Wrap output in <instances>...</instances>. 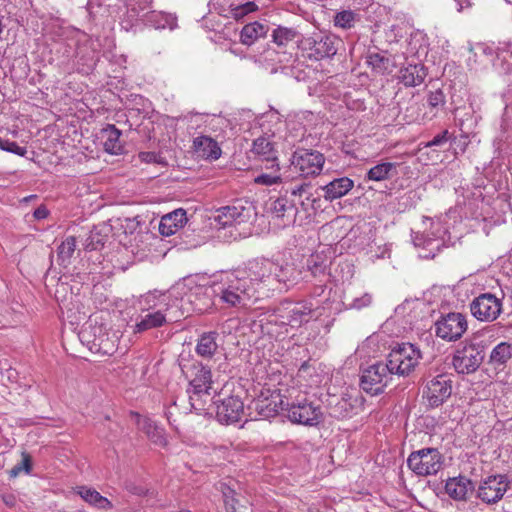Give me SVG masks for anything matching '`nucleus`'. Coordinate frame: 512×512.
I'll return each instance as SVG.
<instances>
[{
    "label": "nucleus",
    "instance_id": "nucleus-1",
    "mask_svg": "<svg viewBox=\"0 0 512 512\" xmlns=\"http://www.w3.org/2000/svg\"><path fill=\"white\" fill-rule=\"evenodd\" d=\"M196 276H189L178 282L168 293H148L139 301L140 315L135 325L136 332H144L161 327L167 323L177 322L185 314L183 308L184 297L187 302L193 303V298L200 300V296L208 294L209 288L198 284Z\"/></svg>",
    "mask_w": 512,
    "mask_h": 512
},
{
    "label": "nucleus",
    "instance_id": "nucleus-2",
    "mask_svg": "<svg viewBox=\"0 0 512 512\" xmlns=\"http://www.w3.org/2000/svg\"><path fill=\"white\" fill-rule=\"evenodd\" d=\"M189 380L187 394L191 408L197 414H212L215 411L219 422L231 424L244 416V403L240 397L218 392L212 380L210 368L202 363H193L184 371Z\"/></svg>",
    "mask_w": 512,
    "mask_h": 512
},
{
    "label": "nucleus",
    "instance_id": "nucleus-3",
    "mask_svg": "<svg viewBox=\"0 0 512 512\" xmlns=\"http://www.w3.org/2000/svg\"><path fill=\"white\" fill-rule=\"evenodd\" d=\"M250 274V262L243 270L222 274L211 287L213 294L227 307H247L256 292L263 288Z\"/></svg>",
    "mask_w": 512,
    "mask_h": 512
},
{
    "label": "nucleus",
    "instance_id": "nucleus-4",
    "mask_svg": "<svg viewBox=\"0 0 512 512\" xmlns=\"http://www.w3.org/2000/svg\"><path fill=\"white\" fill-rule=\"evenodd\" d=\"M250 275L254 280L261 282L266 290H274L276 284H283L290 287L300 279L301 271L293 263L282 265L269 260H253L250 262Z\"/></svg>",
    "mask_w": 512,
    "mask_h": 512
},
{
    "label": "nucleus",
    "instance_id": "nucleus-5",
    "mask_svg": "<svg viewBox=\"0 0 512 512\" xmlns=\"http://www.w3.org/2000/svg\"><path fill=\"white\" fill-rule=\"evenodd\" d=\"M422 358L421 351L411 343L396 344L392 347L387 363L392 373L399 376L409 375Z\"/></svg>",
    "mask_w": 512,
    "mask_h": 512
},
{
    "label": "nucleus",
    "instance_id": "nucleus-6",
    "mask_svg": "<svg viewBox=\"0 0 512 512\" xmlns=\"http://www.w3.org/2000/svg\"><path fill=\"white\" fill-rule=\"evenodd\" d=\"M503 310V294L497 296L492 293H483L470 303L471 314L479 321L493 322Z\"/></svg>",
    "mask_w": 512,
    "mask_h": 512
},
{
    "label": "nucleus",
    "instance_id": "nucleus-7",
    "mask_svg": "<svg viewBox=\"0 0 512 512\" xmlns=\"http://www.w3.org/2000/svg\"><path fill=\"white\" fill-rule=\"evenodd\" d=\"M284 408V397L278 390L263 389L255 398L249 409L256 412L255 416L249 415L251 419H268L276 416Z\"/></svg>",
    "mask_w": 512,
    "mask_h": 512
},
{
    "label": "nucleus",
    "instance_id": "nucleus-8",
    "mask_svg": "<svg viewBox=\"0 0 512 512\" xmlns=\"http://www.w3.org/2000/svg\"><path fill=\"white\" fill-rule=\"evenodd\" d=\"M409 468L417 475L436 474L442 467V455L437 449L427 448L413 452L407 460Z\"/></svg>",
    "mask_w": 512,
    "mask_h": 512
},
{
    "label": "nucleus",
    "instance_id": "nucleus-9",
    "mask_svg": "<svg viewBox=\"0 0 512 512\" xmlns=\"http://www.w3.org/2000/svg\"><path fill=\"white\" fill-rule=\"evenodd\" d=\"M424 221L430 223L433 231L431 232V235L416 234L413 237V243L415 246L423 247V249L428 251L427 253H420V257L433 258L436 252L448 242L446 239L448 232L447 229L442 226L440 221H433L429 218H425Z\"/></svg>",
    "mask_w": 512,
    "mask_h": 512
},
{
    "label": "nucleus",
    "instance_id": "nucleus-10",
    "mask_svg": "<svg viewBox=\"0 0 512 512\" xmlns=\"http://www.w3.org/2000/svg\"><path fill=\"white\" fill-rule=\"evenodd\" d=\"M341 40L333 34L315 33L303 42L308 56L315 60L334 56Z\"/></svg>",
    "mask_w": 512,
    "mask_h": 512
},
{
    "label": "nucleus",
    "instance_id": "nucleus-11",
    "mask_svg": "<svg viewBox=\"0 0 512 512\" xmlns=\"http://www.w3.org/2000/svg\"><path fill=\"white\" fill-rule=\"evenodd\" d=\"M392 371L388 363H376L365 369L361 376V387L367 393H381L391 380Z\"/></svg>",
    "mask_w": 512,
    "mask_h": 512
},
{
    "label": "nucleus",
    "instance_id": "nucleus-12",
    "mask_svg": "<svg viewBox=\"0 0 512 512\" xmlns=\"http://www.w3.org/2000/svg\"><path fill=\"white\" fill-rule=\"evenodd\" d=\"M484 359L483 351L475 344H468L456 350L452 364L460 374L476 371Z\"/></svg>",
    "mask_w": 512,
    "mask_h": 512
},
{
    "label": "nucleus",
    "instance_id": "nucleus-13",
    "mask_svg": "<svg viewBox=\"0 0 512 512\" xmlns=\"http://www.w3.org/2000/svg\"><path fill=\"white\" fill-rule=\"evenodd\" d=\"M324 162V156L320 152L306 149L294 152L291 159V164L303 177L318 175L323 169Z\"/></svg>",
    "mask_w": 512,
    "mask_h": 512
},
{
    "label": "nucleus",
    "instance_id": "nucleus-14",
    "mask_svg": "<svg viewBox=\"0 0 512 512\" xmlns=\"http://www.w3.org/2000/svg\"><path fill=\"white\" fill-rule=\"evenodd\" d=\"M466 330V318L460 313H449L435 323V334L445 341L459 339Z\"/></svg>",
    "mask_w": 512,
    "mask_h": 512
},
{
    "label": "nucleus",
    "instance_id": "nucleus-15",
    "mask_svg": "<svg viewBox=\"0 0 512 512\" xmlns=\"http://www.w3.org/2000/svg\"><path fill=\"white\" fill-rule=\"evenodd\" d=\"M287 410L289 420L302 425H317L322 418L320 407L306 400L292 403Z\"/></svg>",
    "mask_w": 512,
    "mask_h": 512
},
{
    "label": "nucleus",
    "instance_id": "nucleus-16",
    "mask_svg": "<svg viewBox=\"0 0 512 512\" xmlns=\"http://www.w3.org/2000/svg\"><path fill=\"white\" fill-rule=\"evenodd\" d=\"M452 393V380L445 374L437 375L426 386L424 397L431 407H438L446 401Z\"/></svg>",
    "mask_w": 512,
    "mask_h": 512
},
{
    "label": "nucleus",
    "instance_id": "nucleus-17",
    "mask_svg": "<svg viewBox=\"0 0 512 512\" xmlns=\"http://www.w3.org/2000/svg\"><path fill=\"white\" fill-rule=\"evenodd\" d=\"M508 487L509 481L506 476H489L480 483L477 496L485 503H496L502 499Z\"/></svg>",
    "mask_w": 512,
    "mask_h": 512
},
{
    "label": "nucleus",
    "instance_id": "nucleus-18",
    "mask_svg": "<svg viewBox=\"0 0 512 512\" xmlns=\"http://www.w3.org/2000/svg\"><path fill=\"white\" fill-rule=\"evenodd\" d=\"M281 315V312L277 309L274 312L267 313L259 320V326L264 335L275 340H282L288 335L290 328Z\"/></svg>",
    "mask_w": 512,
    "mask_h": 512
},
{
    "label": "nucleus",
    "instance_id": "nucleus-19",
    "mask_svg": "<svg viewBox=\"0 0 512 512\" xmlns=\"http://www.w3.org/2000/svg\"><path fill=\"white\" fill-rule=\"evenodd\" d=\"M282 318H285L289 328L301 326L310 320L312 305L309 303H284L279 308Z\"/></svg>",
    "mask_w": 512,
    "mask_h": 512
},
{
    "label": "nucleus",
    "instance_id": "nucleus-20",
    "mask_svg": "<svg viewBox=\"0 0 512 512\" xmlns=\"http://www.w3.org/2000/svg\"><path fill=\"white\" fill-rule=\"evenodd\" d=\"M249 209L242 205H230L217 209L212 216L215 226L225 228L234 224H239L249 218Z\"/></svg>",
    "mask_w": 512,
    "mask_h": 512
},
{
    "label": "nucleus",
    "instance_id": "nucleus-21",
    "mask_svg": "<svg viewBox=\"0 0 512 512\" xmlns=\"http://www.w3.org/2000/svg\"><path fill=\"white\" fill-rule=\"evenodd\" d=\"M269 212L272 218L279 221V226H288L294 222L297 209L294 201L289 200L284 195L278 197L270 204Z\"/></svg>",
    "mask_w": 512,
    "mask_h": 512
},
{
    "label": "nucleus",
    "instance_id": "nucleus-22",
    "mask_svg": "<svg viewBox=\"0 0 512 512\" xmlns=\"http://www.w3.org/2000/svg\"><path fill=\"white\" fill-rule=\"evenodd\" d=\"M208 7L210 13L215 12L223 17L235 19H239L256 9V5L253 2L234 6L229 0H211Z\"/></svg>",
    "mask_w": 512,
    "mask_h": 512
},
{
    "label": "nucleus",
    "instance_id": "nucleus-23",
    "mask_svg": "<svg viewBox=\"0 0 512 512\" xmlns=\"http://www.w3.org/2000/svg\"><path fill=\"white\" fill-rule=\"evenodd\" d=\"M361 404L357 397L335 398L329 402V414L336 419L350 418L358 413Z\"/></svg>",
    "mask_w": 512,
    "mask_h": 512
},
{
    "label": "nucleus",
    "instance_id": "nucleus-24",
    "mask_svg": "<svg viewBox=\"0 0 512 512\" xmlns=\"http://www.w3.org/2000/svg\"><path fill=\"white\" fill-rule=\"evenodd\" d=\"M132 420L137 425L138 429L146 434L148 439L156 445H166V437L164 430L156 425L150 418L141 416L138 413L132 414Z\"/></svg>",
    "mask_w": 512,
    "mask_h": 512
},
{
    "label": "nucleus",
    "instance_id": "nucleus-25",
    "mask_svg": "<svg viewBox=\"0 0 512 512\" xmlns=\"http://www.w3.org/2000/svg\"><path fill=\"white\" fill-rule=\"evenodd\" d=\"M186 222V211L184 209H176L161 218L159 232L163 236H171L183 228Z\"/></svg>",
    "mask_w": 512,
    "mask_h": 512
},
{
    "label": "nucleus",
    "instance_id": "nucleus-26",
    "mask_svg": "<svg viewBox=\"0 0 512 512\" xmlns=\"http://www.w3.org/2000/svg\"><path fill=\"white\" fill-rule=\"evenodd\" d=\"M195 153L205 159L216 160L221 156V148L216 140L210 136L199 135L193 140Z\"/></svg>",
    "mask_w": 512,
    "mask_h": 512
},
{
    "label": "nucleus",
    "instance_id": "nucleus-27",
    "mask_svg": "<svg viewBox=\"0 0 512 512\" xmlns=\"http://www.w3.org/2000/svg\"><path fill=\"white\" fill-rule=\"evenodd\" d=\"M473 488L472 482L463 476L449 478L445 485L446 493L454 500H465Z\"/></svg>",
    "mask_w": 512,
    "mask_h": 512
},
{
    "label": "nucleus",
    "instance_id": "nucleus-28",
    "mask_svg": "<svg viewBox=\"0 0 512 512\" xmlns=\"http://www.w3.org/2000/svg\"><path fill=\"white\" fill-rule=\"evenodd\" d=\"M354 186V182L348 177L334 179L323 187L324 198L329 201L345 196Z\"/></svg>",
    "mask_w": 512,
    "mask_h": 512
},
{
    "label": "nucleus",
    "instance_id": "nucleus-29",
    "mask_svg": "<svg viewBox=\"0 0 512 512\" xmlns=\"http://www.w3.org/2000/svg\"><path fill=\"white\" fill-rule=\"evenodd\" d=\"M121 132L114 125H107L101 131V139L104 149L112 155H119L123 152V144L120 140Z\"/></svg>",
    "mask_w": 512,
    "mask_h": 512
},
{
    "label": "nucleus",
    "instance_id": "nucleus-30",
    "mask_svg": "<svg viewBox=\"0 0 512 512\" xmlns=\"http://www.w3.org/2000/svg\"><path fill=\"white\" fill-rule=\"evenodd\" d=\"M266 167L254 177V183L260 186H275L283 183L284 178L280 173V166L278 161L269 163Z\"/></svg>",
    "mask_w": 512,
    "mask_h": 512
},
{
    "label": "nucleus",
    "instance_id": "nucleus-31",
    "mask_svg": "<svg viewBox=\"0 0 512 512\" xmlns=\"http://www.w3.org/2000/svg\"><path fill=\"white\" fill-rule=\"evenodd\" d=\"M147 24L155 29L174 30L177 27V18L175 15L166 14L160 11H150L144 15Z\"/></svg>",
    "mask_w": 512,
    "mask_h": 512
},
{
    "label": "nucleus",
    "instance_id": "nucleus-32",
    "mask_svg": "<svg viewBox=\"0 0 512 512\" xmlns=\"http://www.w3.org/2000/svg\"><path fill=\"white\" fill-rule=\"evenodd\" d=\"M112 226L108 223L96 225L89 233L86 239V248L97 250L102 247L111 234Z\"/></svg>",
    "mask_w": 512,
    "mask_h": 512
},
{
    "label": "nucleus",
    "instance_id": "nucleus-33",
    "mask_svg": "<svg viewBox=\"0 0 512 512\" xmlns=\"http://www.w3.org/2000/svg\"><path fill=\"white\" fill-rule=\"evenodd\" d=\"M426 77V69L423 65H409L400 70L399 79L405 85L414 87L420 85Z\"/></svg>",
    "mask_w": 512,
    "mask_h": 512
},
{
    "label": "nucleus",
    "instance_id": "nucleus-34",
    "mask_svg": "<svg viewBox=\"0 0 512 512\" xmlns=\"http://www.w3.org/2000/svg\"><path fill=\"white\" fill-rule=\"evenodd\" d=\"M397 175V163L381 162L371 167L366 174L369 181H385Z\"/></svg>",
    "mask_w": 512,
    "mask_h": 512
},
{
    "label": "nucleus",
    "instance_id": "nucleus-35",
    "mask_svg": "<svg viewBox=\"0 0 512 512\" xmlns=\"http://www.w3.org/2000/svg\"><path fill=\"white\" fill-rule=\"evenodd\" d=\"M217 337V332L203 333L198 339L196 353L203 358H211L218 349Z\"/></svg>",
    "mask_w": 512,
    "mask_h": 512
},
{
    "label": "nucleus",
    "instance_id": "nucleus-36",
    "mask_svg": "<svg viewBox=\"0 0 512 512\" xmlns=\"http://www.w3.org/2000/svg\"><path fill=\"white\" fill-rule=\"evenodd\" d=\"M268 32V28L259 23L252 22L245 25L241 30V42L245 45H252L256 40L264 37Z\"/></svg>",
    "mask_w": 512,
    "mask_h": 512
},
{
    "label": "nucleus",
    "instance_id": "nucleus-37",
    "mask_svg": "<svg viewBox=\"0 0 512 512\" xmlns=\"http://www.w3.org/2000/svg\"><path fill=\"white\" fill-rule=\"evenodd\" d=\"M428 45V37L423 31L416 30L411 33L408 42V49L410 54L417 57L426 55L428 51Z\"/></svg>",
    "mask_w": 512,
    "mask_h": 512
},
{
    "label": "nucleus",
    "instance_id": "nucleus-38",
    "mask_svg": "<svg viewBox=\"0 0 512 512\" xmlns=\"http://www.w3.org/2000/svg\"><path fill=\"white\" fill-rule=\"evenodd\" d=\"M252 152L267 163L277 162V156L272 143L264 137H259L253 142Z\"/></svg>",
    "mask_w": 512,
    "mask_h": 512
},
{
    "label": "nucleus",
    "instance_id": "nucleus-39",
    "mask_svg": "<svg viewBox=\"0 0 512 512\" xmlns=\"http://www.w3.org/2000/svg\"><path fill=\"white\" fill-rule=\"evenodd\" d=\"M77 493L84 501L91 505H94L101 509L112 508L111 502L94 489L87 487H79Z\"/></svg>",
    "mask_w": 512,
    "mask_h": 512
},
{
    "label": "nucleus",
    "instance_id": "nucleus-40",
    "mask_svg": "<svg viewBox=\"0 0 512 512\" xmlns=\"http://www.w3.org/2000/svg\"><path fill=\"white\" fill-rule=\"evenodd\" d=\"M512 356V345L507 342H501L496 345L491 353L489 361L496 367L504 366Z\"/></svg>",
    "mask_w": 512,
    "mask_h": 512
},
{
    "label": "nucleus",
    "instance_id": "nucleus-41",
    "mask_svg": "<svg viewBox=\"0 0 512 512\" xmlns=\"http://www.w3.org/2000/svg\"><path fill=\"white\" fill-rule=\"evenodd\" d=\"M282 57H286L285 54H282L280 55L278 52H276L274 49L272 48H267L264 50V52L259 56V58L257 59V61L265 66L266 68L268 67H271V71L272 72H276L277 71V67H276V64L277 63H281L283 60H282Z\"/></svg>",
    "mask_w": 512,
    "mask_h": 512
},
{
    "label": "nucleus",
    "instance_id": "nucleus-42",
    "mask_svg": "<svg viewBox=\"0 0 512 512\" xmlns=\"http://www.w3.org/2000/svg\"><path fill=\"white\" fill-rule=\"evenodd\" d=\"M296 35L297 32L293 28L279 26L273 31L272 38L278 46H286L295 39Z\"/></svg>",
    "mask_w": 512,
    "mask_h": 512
},
{
    "label": "nucleus",
    "instance_id": "nucleus-43",
    "mask_svg": "<svg viewBox=\"0 0 512 512\" xmlns=\"http://www.w3.org/2000/svg\"><path fill=\"white\" fill-rule=\"evenodd\" d=\"M366 63L379 74L385 73L389 67V60L377 52H370L366 57Z\"/></svg>",
    "mask_w": 512,
    "mask_h": 512
},
{
    "label": "nucleus",
    "instance_id": "nucleus-44",
    "mask_svg": "<svg viewBox=\"0 0 512 512\" xmlns=\"http://www.w3.org/2000/svg\"><path fill=\"white\" fill-rule=\"evenodd\" d=\"M31 469V456L28 453H22L20 460L8 470V474L11 478H15L20 474H29Z\"/></svg>",
    "mask_w": 512,
    "mask_h": 512
},
{
    "label": "nucleus",
    "instance_id": "nucleus-45",
    "mask_svg": "<svg viewBox=\"0 0 512 512\" xmlns=\"http://www.w3.org/2000/svg\"><path fill=\"white\" fill-rule=\"evenodd\" d=\"M356 14L351 10L338 12L334 17V24L343 29H349L354 26Z\"/></svg>",
    "mask_w": 512,
    "mask_h": 512
},
{
    "label": "nucleus",
    "instance_id": "nucleus-46",
    "mask_svg": "<svg viewBox=\"0 0 512 512\" xmlns=\"http://www.w3.org/2000/svg\"><path fill=\"white\" fill-rule=\"evenodd\" d=\"M75 248L76 239L72 236L67 237L58 248L59 257L63 261L69 259L73 255Z\"/></svg>",
    "mask_w": 512,
    "mask_h": 512
},
{
    "label": "nucleus",
    "instance_id": "nucleus-47",
    "mask_svg": "<svg viewBox=\"0 0 512 512\" xmlns=\"http://www.w3.org/2000/svg\"><path fill=\"white\" fill-rule=\"evenodd\" d=\"M235 492L230 488H227L226 491H223L224 504L227 512H242V507H236V499L234 498Z\"/></svg>",
    "mask_w": 512,
    "mask_h": 512
},
{
    "label": "nucleus",
    "instance_id": "nucleus-48",
    "mask_svg": "<svg viewBox=\"0 0 512 512\" xmlns=\"http://www.w3.org/2000/svg\"><path fill=\"white\" fill-rule=\"evenodd\" d=\"M372 303V296L368 293H364L360 297H355L351 302L346 303L350 309H362L369 306Z\"/></svg>",
    "mask_w": 512,
    "mask_h": 512
},
{
    "label": "nucleus",
    "instance_id": "nucleus-49",
    "mask_svg": "<svg viewBox=\"0 0 512 512\" xmlns=\"http://www.w3.org/2000/svg\"><path fill=\"white\" fill-rule=\"evenodd\" d=\"M427 102L432 109H438L444 106L445 96L441 90H436L429 93Z\"/></svg>",
    "mask_w": 512,
    "mask_h": 512
},
{
    "label": "nucleus",
    "instance_id": "nucleus-50",
    "mask_svg": "<svg viewBox=\"0 0 512 512\" xmlns=\"http://www.w3.org/2000/svg\"><path fill=\"white\" fill-rule=\"evenodd\" d=\"M91 329H92V325L91 324L85 325L83 327V331L81 333V338H82L83 342L87 343L88 345L92 344L93 346H100L101 345V339L99 337H96V336L92 337Z\"/></svg>",
    "mask_w": 512,
    "mask_h": 512
},
{
    "label": "nucleus",
    "instance_id": "nucleus-51",
    "mask_svg": "<svg viewBox=\"0 0 512 512\" xmlns=\"http://www.w3.org/2000/svg\"><path fill=\"white\" fill-rule=\"evenodd\" d=\"M307 267L313 275H317L318 273L322 272L323 265L321 257L318 254L311 255L307 260Z\"/></svg>",
    "mask_w": 512,
    "mask_h": 512
},
{
    "label": "nucleus",
    "instance_id": "nucleus-52",
    "mask_svg": "<svg viewBox=\"0 0 512 512\" xmlns=\"http://www.w3.org/2000/svg\"><path fill=\"white\" fill-rule=\"evenodd\" d=\"M131 235H133V239H120V243L123 244L125 247L130 248L132 253L138 252V239L142 238L139 233L134 235V232L131 231ZM127 238V236H125Z\"/></svg>",
    "mask_w": 512,
    "mask_h": 512
},
{
    "label": "nucleus",
    "instance_id": "nucleus-53",
    "mask_svg": "<svg viewBox=\"0 0 512 512\" xmlns=\"http://www.w3.org/2000/svg\"><path fill=\"white\" fill-rule=\"evenodd\" d=\"M159 156L155 152H141L139 159L145 163H157Z\"/></svg>",
    "mask_w": 512,
    "mask_h": 512
},
{
    "label": "nucleus",
    "instance_id": "nucleus-54",
    "mask_svg": "<svg viewBox=\"0 0 512 512\" xmlns=\"http://www.w3.org/2000/svg\"><path fill=\"white\" fill-rule=\"evenodd\" d=\"M308 189L309 184H301L291 190V196L301 198L304 194H307Z\"/></svg>",
    "mask_w": 512,
    "mask_h": 512
},
{
    "label": "nucleus",
    "instance_id": "nucleus-55",
    "mask_svg": "<svg viewBox=\"0 0 512 512\" xmlns=\"http://www.w3.org/2000/svg\"><path fill=\"white\" fill-rule=\"evenodd\" d=\"M446 134H447V132H443L442 134H439V135L435 136L431 141H429L426 144V146L427 147H432V146H438V145L443 144L447 140Z\"/></svg>",
    "mask_w": 512,
    "mask_h": 512
},
{
    "label": "nucleus",
    "instance_id": "nucleus-56",
    "mask_svg": "<svg viewBox=\"0 0 512 512\" xmlns=\"http://www.w3.org/2000/svg\"><path fill=\"white\" fill-rule=\"evenodd\" d=\"M49 214V211L46 207L40 206L34 210V219L40 220L45 219Z\"/></svg>",
    "mask_w": 512,
    "mask_h": 512
},
{
    "label": "nucleus",
    "instance_id": "nucleus-57",
    "mask_svg": "<svg viewBox=\"0 0 512 512\" xmlns=\"http://www.w3.org/2000/svg\"><path fill=\"white\" fill-rule=\"evenodd\" d=\"M2 500L8 507H14L16 505L17 499L13 494H3Z\"/></svg>",
    "mask_w": 512,
    "mask_h": 512
},
{
    "label": "nucleus",
    "instance_id": "nucleus-58",
    "mask_svg": "<svg viewBox=\"0 0 512 512\" xmlns=\"http://www.w3.org/2000/svg\"><path fill=\"white\" fill-rule=\"evenodd\" d=\"M0 148L6 151H14V148H18V145L15 142H10L7 140H0Z\"/></svg>",
    "mask_w": 512,
    "mask_h": 512
},
{
    "label": "nucleus",
    "instance_id": "nucleus-59",
    "mask_svg": "<svg viewBox=\"0 0 512 512\" xmlns=\"http://www.w3.org/2000/svg\"><path fill=\"white\" fill-rule=\"evenodd\" d=\"M379 254L371 255V259H378V258H384L386 256H389V248L385 245L384 247H379Z\"/></svg>",
    "mask_w": 512,
    "mask_h": 512
},
{
    "label": "nucleus",
    "instance_id": "nucleus-60",
    "mask_svg": "<svg viewBox=\"0 0 512 512\" xmlns=\"http://www.w3.org/2000/svg\"><path fill=\"white\" fill-rule=\"evenodd\" d=\"M122 227L125 229L135 230L138 226V222H136L134 219H125L124 224H121Z\"/></svg>",
    "mask_w": 512,
    "mask_h": 512
},
{
    "label": "nucleus",
    "instance_id": "nucleus-61",
    "mask_svg": "<svg viewBox=\"0 0 512 512\" xmlns=\"http://www.w3.org/2000/svg\"><path fill=\"white\" fill-rule=\"evenodd\" d=\"M458 4V11H462L464 8L471 5L470 0H455Z\"/></svg>",
    "mask_w": 512,
    "mask_h": 512
},
{
    "label": "nucleus",
    "instance_id": "nucleus-62",
    "mask_svg": "<svg viewBox=\"0 0 512 512\" xmlns=\"http://www.w3.org/2000/svg\"><path fill=\"white\" fill-rule=\"evenodd\" d=\"M207 308H208V304L206 305L205 303H203V305H199V304L195 305V310H197L198 312H203Z\"/></svg>",
    "mask_w": 512,
    "mask_h": 512
},
{
    "label": "nucleus",
    "instance_id": "nucleus-63",
    "mask_svg": "<svg viewBox=\"0 0 512 512\" xmlns=\"http://www.w3.org/2000/svg\"><path fill=\"white\" fill-rule=\"evenodd\" d=\"M9 455L6 453H0V466H4V462L8 458Z\"/></svg>",
    "mask_w": 512,
    "mask_h": 512
},
{
    "label": "nucleus",
    "instance_id": "nucleus-64",
    "mask_svg": "<svg viewBox=\"0 0 512 512\" xmlns=\"http://www.w3.org/2000/svg\"><path fill=\"white\" fill-rule=\"evenodd\" d=\"M13 153H16V154H19V155H22L23 152H24V148L18 146V148H14V151H12Z\"/></svg>",
    "mask_w": 512,
    "mask_h": 512
}]
</instances>
